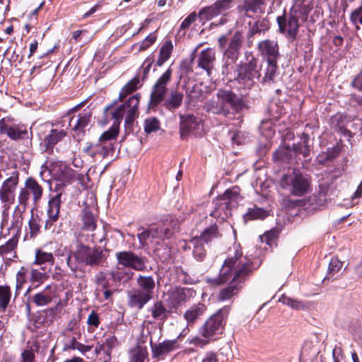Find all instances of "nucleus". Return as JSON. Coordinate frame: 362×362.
Listing matches in <instances>:
<instances>
[{"label":"nucleus","mask_w":362,"mask_h":362,"mask_svg":"<svg viewBox=\"0 0 362 362\" xmlns=\"http://www.w3.org/2000/svg\"><path fill=\"white\" fill-rule=\"evenodd\" d=\"M64 164L65 163L59 160H53L52 159L47 160L42 166V169L43 170L40 172L41 177H42L45 171L47 170L51 177L57 180Z\"/></svg>","instance_id":"nucleus-35"},{"label":"nucleus","mask_w":362,"mask_h":362,"mask_svg":"<svg viewBox=\"0 0 362 362\" xmlns=\"http://www.w3.org/2000/svg\"><path fill=\"white\" fill-rule=\"evenodd\" d=\"M0 133L6 134L11 139L15 141L28 138L27 128L16 123L9 117L0 119Z\"/></svg>","instance_id":"nucleus-13"},{"label":"nucleus","mask_w":362,"mask_h":362,"mask_svg":"<svg viewBox=\"0 0 362 362\" xmlns=\"http://www.w3.org/2000/svg\"><path fill=\"white\" fill-rule=\"evenodd\" d=\"M62 193L59 192L50 198L48 202L47 208V218L45 224L46 230L51 229L53 223L59 219V211L62 204Z\"/></svg>","instance_id":"nucleus-19"},{"label":"nucleus","mask_w":362,"mask_h":362,"mask_svg":"<svg viewBox=\"0 0 362 362\" xmlns=\"http://www.w3.org/2000/svg\"><path fill=\"white\" fill-rule=\"evenodd\" d=\"M235 6L234 0H217L209 6L202 8L199 12L201 21H210L221 16L219 24L226 23L225 17L230 13Z\"/></svg>","instance_id":"nucleus-7"},{"label":"nucleus","mask_w":362,"mask_h":362,"mask_svg":"<svg viewBox=\"0 0 362 362\" xmlns=\"http://www.w3.org/2000/svg\"><path fill=\"white\" fill-rule=\"evenodd\" d=\"M57 285L52 284L45 286L44 289L34 294L31 298V303L37 307L46 306L51 303L57 296Z\"/></svg>","instance_id":"nucleus-20"},{"label":"nucleus","mask_w":362,"mask_h":362,"mask_svg":"<svg viewBox=\"0 0 362 362\" xmlns=\"http://www.w3.org/2000/svg\"><path fill=\"white\" fill-rule=\"evenodd\" d=\"M276 237L275 230H269L266 232L263 235L260 236L262 242H265L267 245H271Z\"/></svg>","instance_id":"nucleus-63"},{"label":"nucleus","mask_w":362,"mask_h":362,"mask_svg":"<svg viewBox=\"0 0 362 362\" xmlns=\"http://www.w3.org/2000/svg\"><path fill=\"white\" fill-rule=\"evenodd\" d=\"M258 49L267 62H277L280 55L278 43L274 40L261 41L258 44Z\"/></svg>","instance_id":"nucleus-22"},{"label":"nucleus","mask_w":362,"mask_h":362,"mask_svg":"<svg viewBox=\"0 0 362 362\" xmlns=\"http://www.w3.org/2000/svg\"><path fill=\"white\" fill-rule=\"evenodd\" d=\"M184 99L182 93L177 90H171L169 95L163 99V106L170 112H174L181 107Z\"/></svg>","instance_id":"nucleus-28"},{"label":"nucleus","mask_w":362,"mask_h":362,"mask_svg":"<svg viewBox=\"0 0 362 362\" xmlns=\"http://www.w3.org/2000/svg\"><path fill=\"white\" fill-rule=\"evenodd\" d=\"M216 96L225 106L231 107L235 112L241 111L244 107L243 101L230 90H218Z\"/></svg>","instance_id":"nucleus-21"},{"label":"nucleus","mask_w":362,"mask_h":362,"mask_svg":"<svg viewBox=\"0 0 362 362\" xmlns=\"http://www.w3.org/2000/svg\"><path fill=\"white\" fill-rule=\"evenodd\" d=\"M35 265H50L54 264V257L52 252H45L41 249H37L35 252V260L33 263Z\"/></svg>","instance_id":"nucleus-39"},{"label":"nucleus","mask_w":362,"mask_h":362,"mask_svg":"<svg viewBox=\"0 0 362 362\" xmlns=\"http://www.w3.org/2000/svg\"><path fill=\"white\" fill-rule=\"evenodd\" d=\"M261 68L257 60L252 58L247 63L238 65L235 71V79L240 86V88L250 90L257 84V81L261 76Z\"/></svg>","instance_id":"nucleus-4"},{"label":"nucleus","mask_w":362,"mask_h":362,"mask_svg":"<svg viewBox=\"0 0 362 362\" xmlns=\"http://www.w3.org/2000/svg\"><path fill=\"white\" fill-rule=\"evenodd\" d=\"M239 198L240 190L238 187L227 189L217 199L215 210L211 213V215L221 219L227 218L231 214L232 209L237 206Z\"/></svg>","instance_id":"nucleus-5"},{"label":"nucleus","mask_w":362,"mask_h":362,"mask_svg":"<svg viewBox=\"0 0 362 362\" xmlns=\"http://www.w3.org/2000/svg\"><path fill=\"white\" fill-rule=\"evenodd\" d=\"M171 76L172 69L168 68L153 86L150 100L151 106H156L163 100L167 91V84L170 81Z\"/></svg>","instance_id":"nucleus-16"},{"label":"nucleus","mask_w":362,"mask_h":362,"mask_svg":"<svg viewBox=\"0 0 362 362\" xmlns=\"http://www.w3.org/2000/svg\"><path fill=\"white\" fill-rule=\"evenodd\" d=\"M203 129L201 119L192 115H180V132L182 139L190 134H198Z\"/></svg>","instance_id":"nucleus-17"},{"label":"nucleus","mask_w":362,"mask_h":362,"mask_svg":"<svg viewBox=\"0 0 362 362\" xmlns=\"http://www.w3.org/2000/svg\"><path fill=\"white\" fill-rule=\"evenodd\" d=\"M18 238L13 237L10 238L5 244L0 245V255L6 261H11L16 257V247L18 245Z\"/></svg>","instance_id":"nucleus-30"},{"label":"nucleus","mask_w":362,"mask_h":362,"mask_svg":"<svg viewBox=\"0 0 362 362\" xmlns=\"http://www.w3.org/2000/svg\"><path fill=\"white\" fill-rule=\"evenodd\" d=\"M19 182V173L14 171L6 178L0 187V201L3 212L7 213L16 199V190Z\"/></svg>","instance_id":"nucleus-10"},{"label":"nucleus","mask_w":362,"mask_h":362,"mask_svg":"<svg viewBox=\"0 0 362 362\" xmlns=\"http://www.w3.org/2000/svg\"><path fill=\"white\" fill-rule=\"evenodd\" d=\"M141 95L136 93L132 96L123 105L112 110L113 104L107 106L104 113L107 119L110 116L115 120L112 127L99 137L96 143H87L83 151L88 156L95 158L99 156L106 158L112 156L115 151V144L119 134L120 122L126 114L124 121L126 129H130L136 117H138V107Z\"/></svg>","instance_id":"nucleus-1"},{"label":"nucleus","mask_w":362,"mask_h":362,"mask_svg":"<svg viewBox=\"0 0 362 362\" xmlns=\"http://www.w3.org/2000/svg\"><path fill=\"white\" fill-rule=\"evenodd\" d=\"M96 284H97V287L95 288L96 296L98 297H100L101 291L108 289V288L110 286V283H109L108 280L104 276H100L98 277Z\"/></svg>","instance_id":"nucleus-61"},{"label":"nucleus","mask_w":362,"mask_h":362,"mask_svg":"<svg viewBox=\"0 0 362 362\" xmlns=\"http://www.w3.org/2000/svg\"><path fill=\"white\" fill-rule=\"evenodd\" d=\"M281 186L288 189L295 196H303L307 193L310 188V181L306 175L299 170H293L282 177Z\"/></svg>","instance_id":"nucleus-6"},{"label":"nucleus","mask_w":362,"mask_h":362,"mask_svg":"<svg viewBox=\"0 0 362 362\" xmlns=\"http://www.w3.org/2000/svg\"><path fill=\"white\" fill-rule=\"evenodd\" d=\"M173 46L171 41H166L160 49L159 57L156 62L158 66H162L170 57Z\"/></svg>","instance_id":"nucleus-47"},{"label":"nucleus","mask_w":362,"mask_h":362,"mask_svg":"<svg viewBox=\"0 0 362 362\" xmlns=\"http://www.w3.org/2000/svg\"><path fill=\"white\" fill-rule=\"evenodd\" d=\"M139 230H141L140 233H138V239L139 240V243L141 247H144L146 246H148L149 245H151L150 243L151 240V235L149 233V230L145 229V228H140Z\"/></svg>","instance_id":"nucleus-60"},{"label":"nucleus","mask_w":362,"mask_h":362,"mask_svg":"<svg viewBox=\"0 0 362 362\" xmlns=\"http://www.w3.org/2000/svg\"><path fill=\"white\" fill-rule=\"evenodd\" d=\"M119 266L130 268L136 271H144L146 268L145 257L139 256L131 251H122L116 253Z\"/></svg>","instance_id":"nucleus-15"},{"label":"nucleus","mask_w":362,"mask_h":362,"mask_svg":"<svg viewBox=\"0 0 362 362\" xmlns=\"http://www.w3.org/2000/svg\"><path fill=\"white\" fill-rule=\"evenodd\" d=\"M119 344L117 339L114 335L107 336L104 340L98 341L95 347V352L98 355L103 354L106 360H111L112 349Z\"/></svg>","instance_id":"nucleus-24"},{"label":"nucleus","mask_w":362,"mask_h":362,"mask_svg":"<svg viewBox=\"0 0 362 362\" xmlns=\"http://www.w3.org/2000/svg\"><path fill=\"white\" fill-rule=\"evenodd\" d=\"M82 105L83 103L76 105L73 108L70 109L67 115L65 116V117H67L69 119V126L72 127V129L76 134L78 139H81L83 136L84 133L87 127L90 124L92 119V112L88 107L84 109L83 112L79 113L76 117H69L72 113L78 111Z\"/></svg>","instance_id":"nucleus-9"},{"label":"nucleus","mask_w":362,"mask_h":362,"mask_svg":"<svg viewBox=\"0 0 362 362\" xmlns=\"http://www.w3.org/2000/svg\"><path fill=\"white\" fill-rule=\"evenodd\" d=\"M216 61V52L212 48L202 50L198 56V66L210 74Z\"/></svg>","instance_id":"nucleus-26"},{"label":"nucleus","mask_w":362,"mask_h":362,"mask_svg":"<svg viewBox=\"0 0 362 362\" xmlns=\"http://www.w3.org/2000/svg\"><path fill=\"white\" fill-rule=\"evenodd\" d=\"M177 229V221L165 222L160 226H151L148 228L151 235L150 243L159 244L164 239L170 238Z\"/></svg>","instance_id":"nucleus-14"},{"label":"nucleus","mask_w":362,"mask_h":362,"mask_svg":"<svg viewBox=\"0 0 362 362\" xmlns=\"http://www.w3.org/2000/svg\"><path fill=\"white\" fill-rule=\"evenodd\" d=\"M35 354L32 349L25 350L21 354V362H34Z\"/></svg>","instance_id":"nucleus-64"},{"label":"nucleus","mask_w":362,"mask_h":362,"mask_svg":"<svg viewBox=\"0 0 362 362\" xmlns=\"http://www.w3.org/2000/svg\"><path fill=\"white\" fill-rule=\"evenodd\" d=\"M66 136L64 129H52L40 142V147L42 151L47 153H52L54 146Z\"/></svg>","instance_id":"nucleus-23"},{"label":"nucleus","mask_w":362,"mask_h":362,"mask_svg":"<svg viewBox=\"0 0 362 362\" xmlns=\"http://www.w3.org/2000/svg\"><path fill=\"white\" fill-rule=\"evenodd\" d=\"M111 275L115 280L128 281L132 278L134 272L130 270V268H125L117 264V267L112 270Z\"/></svg>","instance_id":"nucleus-45"},{"label":"nucleus","mask_w":362,"mask_h":362,"mask_svg":"<svg viewBox=\"0 0 362 362\" xmlns=\"http://www.w3.org/2000/svg\"><path fill=\"white\" fill-rule=\"evenodd\" d=\"M204 108L209 112L218 115H223L225 116H227L230 113L229 108L225 106L218 98L216 100L212 99L206 103Z\"/></svg>","instance_id":"nucleus-38"},{"label":"nucleus","mask_w":362,"mask_h":362,"mask_svg":"<svg viewBox=\"0 0 362 362\" xmlns=\"http://www.w3.org/2000/svg\"><path fill=\"white\" fill-rule=\"evenodd\" d=\"M299 18L291 12L288 16H282L277 18L280 33L286 35L288 37L295 39L298 31Z\"/></svg>","instance_id":"nucleus-18"},{"label":"nucleus","mask_w":362,"mask_h":362,"mask_svg":"<svg viewBox=\"0 0 362 362\" xmlns=\"http://www.w3.org/2000/svg\"><path fill=\"white\" fill-rule=\"evenodd\" d=\"M342 267V262L337 258H332L329 267L328 272L325 279L332 278L335 274L338 273Z\"/></svg>","instance_id":"nucleus-56"},{"label":"nucleus","mask_w":362,"mask_h":362,"mask_svg":"<svg viewBox=\"0 0 362 362\" xmlns=\"http://www.w3.org/2000/svg\"><path fill=\"white\" fill-rule=\"evenodd\" d=\"M282 304L290 307L291 308L296 310H305L308 308L306 303L303 301L291 298L285 295H283L279 300Z\"/></svg>","instance_id":"nucleus-46"},{"label":"nucleus","mask_w":362,"mask_h":362,"mask_svg":"<svg viewBox=\"0 0 362 362\" xmlns=\"http://www.w3.org/2000/svg\"><path fill=\"white\" fill-rule=\"evenodd\" d=\"M187 290L183 288H174L169 293V305L173 308H177L182 303L187 301Z\"/></svg>","instance_id":"nucleus-33"},{"label":"nucleus","mask_w":362,"mask_h":362,"mask_svg":"<svg viewBox=\"0 0 362 362\" xmlns=\"http://www.w3.org/2000/svg\"><path fill=\"white\" fill-rule=\"evenodd\" d=\"M309 135L303 134L300 141L293 144V148L288 146H280L273 154V158L276 160H282L284 162H291L293 155L302 154L306 158L309 156L310 147L308 145Z\"/></svg>","instance_id":"nucleus-8"},{"label":"nucleus","mask_w":362,"mask_h":362,"mask_svg":"<svg viewBox=\"0 0 362 362\" xmlns=\"http://www.w3.org/2000/svg\"><path fill=\"white\" fill-rule=\"evenodd\" d=\"M11 293L8 286H0V308L5 310L11 300Z\"/></svg>","instance_id":"nucleus-51"},{"label":"nucleus","mask_w":362,"mask_h":362,"mask_svg":"<svg viewBox=\"0 0 362 362\" xmlns=\"http://www.w3.org/2000/svg\"><path fill=\"white\" fill-rule=\"evenodd\" d=\"M251 263L242 253L236 251L234 256L228 257L220 270L218 284L228 282L227 287L221 290L218 300L225 301L230 300L238 293L242 284L251 274L252 270Z\"/></svg>","instance_id":"nucleus-2"},{"label":"nucleus","mask_w":362,"mask_h":362,"mask_svg":"<svg viewBox=\"0 0 362 362\" xmlns=\"http://www.w3.org/2000/svg\"><path fill=\"white\" fill-rule=\"evenodd\" d=\"M139 289L153 298L156 282L151 276L139 275L136 280Z\"/></svg>","instance_id":"nucleus-36"},{"label":"nucleus","mask_w":362,"mask_h":362,"mask_svg":"<svg viewBox=\"0 0 362 362\" xmlns=\"http://www.w3.org/2000/svg\"><path fill=\"white\" fill-rule=\"evenodd\" d=\"M40 219L37 215H32L29 221V229L30 237L36 236L40 230Z\"/></svg>","instance_id":"nucleus-57"},{"label":"nucleus","mask_w":362,"mask_h":362,"mask_svg":"<svg viewBox=\"0 0 362 362\" xmlns=\"http://www.w3.org/2000/svg\"><path fill=\"white\" fill-rule=\"evenodd\" d=\"M41 269L42 271H40L36 269H32L30 270V281H31L42 283L45 280H47L49 278L48 274L45 272V267H42Z\"/></svg>","instance_id":"nucleus-54"},{"label":"nucleus","mask_w":362,"mask_h":362,"mask_svg":"<svg viewBox=\"0 0 362 362\" xmlns=\"http://www.w3.org/2000/svg\"><path fill=\"white\" fill-rule=\"evenodd\" d=\"M206 310V305L204 303H199L191 306L184 314V318L186 320L187 325L190 326L202 316Z\"/></svg>","instance_id":"nucleus-32"},{"label":"nucleus","mask_w":362,"mask_h":362,"mask_svg":"<svg viewBox=\"0 0 362 362\" xmlns=\"http://www.w3.org/2000/svg\"><path fill=\"white\" fill-rule=\"evenodd\" d=\"M314 0H294L291 11L303 21L308 19L310 12L313 8Z\"/></svg>","instance_id":"nucleus-25"},{"label":"nucleus","mask_w":362,"mask_h":362,"mask_svg":"<svg viewBox=\"0 0 362 362\" xmlns=\"http://www.w3.org/2000/svg\"><path fill=\"white\" fill-rule=\"evenodd\" d=\"M211 339L209 337H200L198 335L193 336L188 339L187 342L189 344H193L195 346L203 348L207 345Z\"/></svg>","instance_id":"nucleus-59"},{"label":"nucleus","mask_w":362,"mask_h":362,"mask_svg":"<svg viewBox=\"0 0 362 362\" xmlns=\"http://www.w3.org/2000/svg\"><path fill=\"white\" fill-rule=\"evenodd\" d=\"M31 195L28 192V190H26V188L24 187L21 188L19 191L18 196V204L17 207H18L20 209H23L25 211L28 205V202L30 197Z\"/></svg>","instance_id":"nucleus-55"},{"label":"nucleus","mask_w":362,"mask_h":362,"mask_svg":"<svg viewBox=\"0 0 362 362\" xmlns=\"http://www.w3.org/2000/svg\"><path fill=\"white\" fill-rule=\"evenodd\" d=\"M267 66L262 78V83H272L274 82V77L277 71V62H267Z\"/></svg>","instance_id":"nucleus-49"},{"label":"nucleus","mask_w":362,"mask_h":362,"mask_svg":"<svg viewBox=\"0 0 362 362\" xmlns=\"http://www.w3.org/2000/svg\"><path fill=\"white\" fill-rule=\"evenodd\" d=\"M25 187L32 197L34 205H37L43 195V188L33 177H28L25 181Z\"/></svg>","instance_id":"nucleus-29"},{"label":"nucleus","mask_w":362,"mask_h":362,"mask_svg":"<svg viewBox=\"0 0 362 362\" xmlns=\"http://www.w3.org/2000/svg\"><path fill=\"white\" fill-rule=\"evenodd\" d=\"M147 293H144L139 288H134L128 293V303L130 307L136 308L139 310L151 299Z\"/></svg>","instance_id":"nucleus-27"},{"label":"nucleus","mask_w":362,"mask_h":362,"mask_svg":"<svg viewBox=\"0 0 362 362\" xmlns=\"http://www.w3.org/2000/svg\"><path fill=\"white\" fill-rule=\"evenodd\" d=\"M144 128L146 134L155 132L160 129V122L156 117H148L144 120Z\"/></svg>","instance_id":"nucleus-53"},{"label":"nucleus","mask_w":362,"mask_h":362,"mask_svg":"<svg viewBox=\"0 0 362 362\" xmlns=\"http://www.w3.org/2000/svg\"><path fill=\"white\" fill-rule=\"evenodd\" d=\"M190 245H192V255L194 258L198 262H202L206 256V250L204 243L202 242L198 235L193 236L189 240Z\"/></svg>","instance_id":"nucleus-37"},{"label":"nucleus","mask_w":362,"mask_h":362,"mask_svg":"<svg viewBox=\"0 0 362 362\" xmlns=\"http://www.w3.org/2000/svg\"><path fill=\"white\" fill-rule=\"evenodd\" d=\"M104 254L100 247L77 244L75 250L68 255L66 263L72 271H76L84 266H98L103 262Z\"/></svg>","instance_id":"nucleus-3"},{"label":"nucleus","mask_w":362,"mask_h":362,"mask_svg":"<svg viewBox=\"0 0 362 362\" xmlns=\"http://www.w3.org/2000/svg\"><path fill=\"white\" fill-rule=\"evenodd\" d=\"M148 356L146 347L136 346L129 352V362H148Z\"/></svg>","instance_id":"nucleus-42"},{"label":"nucleus","mask_w":362,"mask_h":362,"mask_svg":"<svg viewBox=\"0 0 362 362\" xmlns=\"http://www.w3.org/2000/svg\"><path fill=\"white\" fill-rule=\"evenodd\" d=\"M243 36L236 32L233 35L228 47L224 51L223 61L224 65L222 67V73L224 75H228L230 73V66L236 62L238 59L240 49L242 46Z\"/></svg>","instance_id":"nucleus-11"},{"label":"nucleus","mask_w":362,"mask_h":362,"mask_svg":"<svg viewBox=\"0 0 362 362\" xmlns=\"http://www.w3.org/2000/svg\"><path fill=\"white\" fill-rule=\"evenodd\" d=\"M228 309L219 310L211 316L200 327L199 332L202 337L212 338L214 335L222 333L223 321L228 314Z\"/></svg>","instance_id":"nucleus-12"},{"label":"nucleus","mask_w":362,"mask_h":362,"mask_svg":"<svg viewBox=\"0 0 362 362\" xmlns=\"http://www.w3.org/2000/svg\"><path fill=\"white\" fill-rule=\"evenodd\" d=\"M83 228L86 230L93 231L96 228V221L88 211H84L82 216Z\"/></svg>","instance_id":"nucleus-50"},{"label":"nucleus","mask_w":362,"mask_h":362,"mask_svg":"<svg viewBox=\"0 0 362 362\" xmlns=\"http://www.w3.org/2000/svg\"><path fill=\"white\" fill-rule=\"evenodd\" d=\"M221 235L218 230V227L216 224L212 225L209 227L205 228L201 233L200 235H198V238L202 240V242L208 245L209 243L215 239L220 238Z\"/></svg>","instance_id":"nucleus-41"},{"label":"nucleus","mask_w":362,"mask_h":362,"mask_svg":"<svg viewBox=\"0 0 362 362\" xmlns=\"http://www.w3.org/2000/svg\"><path fill=\"white\" fill-rule=\"evenodd\" d=\"M81 176V175L64 164V165L62 166L59 177H57L56 180L62 182L63 185H66L75 179H80L79 177Z\"/></svg>","instance_id":"nucleus-43"},{"label":"nucleus","mask_w":362,"mask_h":362,"mask_svg":"<svg viewBox=\"0 0 362 362\" xmlns=\"http://www.w3.org/2000/svg\"><path fill=\"white\" fill-rule=\"evenodd\" d=\"M268 216V211L262 208L254 206L249 208L247 212L243 216L245 222L254 220H263Z\"/></svg>","instance_id":"nucleus-44"},{"label":"nucleus","mask_w":362,"mask_h":362,"mask_svg":"<svg viewBox=\"0 0 362 362\" xmlns=\"http://www.w3.org/2000/svg\"><path fill=\"white\" fill-rule=\"evenodd\" d=\"M139 78L135 77L130 80L121 90L119 95V100H122L129 94L136 90L139 87Z\"/></svg>","instance_id":"nucleus-48"},{"label":"nucleus","mask_w":362,"mask_h":362,"mask_svg":"<svg viewBox=\"0 0 362 362\" xmlns=\"http://www.w3.org/2000/svg\"><path fill=\"white\" fill-rule=\"evenodd\" d=\"M56 314L55 308H47L39 312L34 319L36 327H40L44 324L49 325L52 322V318Z\"/></svg>","instance_id":"nucleus-40"},{"label":"nucleus","mask_w":362,"mask_h":362,"mask_svg":"<svg viewBox=\"0 0 362 362\" xmlns=\"http://www.w3.org/2000/svg\"><path fill=\"white\" fill-rule=\"evenodd\" d=\"M349 19L355 29L359 30V24L362 25V4L351 12Z\"/></svg>","instance_id":"nucleus-52"},{"label":"nucleus","mask_w":362,"mask_h":362,"mask_svg":"<svg viewBox=\"0 0 362 362\" xmlns=\"http://www.w3.org/2000/svg\"><path fill=\"white\" fill-rule=\"evenodd\" d=\"M153 320L164 322L169 316L170 311L167 309L161 300L155 302L152 306L148 308Z\"/></svg>","instance_id":"nucleus-31"},{"label":"nucleus","mask_w":362,"mask_h":362,"mask_svg":"<svg viewBox=\"0 0 362 362\" xmlns=\"http://www.w3.org/2000/svg\"><path fill=\"white\" fill-rule=\"evenodd\" d=\"M185 94L189 100V103L194 102L202 95V91L199 86L194 85L191 89L187 88Z\"/></svg>","instance_id":"nucleus-58"},{"label":"nucleus","mask_w":362,"mask_h":362,"mask_svg":"<svg viewBox=\"0 0 362 362\" xmlns=\"http://www.w3.org/2000/svg\"><path fill=\"white\" fill-rule=\"evenodd\" d=\"M156 39V37L154 34H150L142 42L135 46H139V51L146 50L155 42Z\"/></svg>","instance_id":"nucleus-62"},{"label":"nucleus","mask_w":362,"mask_h":362,"mask_svg":"<svg viewBox=\"0 0 362 362\" xmlns=\"http://www.w3.org/2000/svg\"><path fill=\"white\" fill-rule=\"evenodd\" d=\"M176 340H165L162 343H159L157 345L151 344L152 355L154 358L159 357L160 356L168 354L173 351L176 347Z\"/></svg>","instance_id":"nucleus-34"}]
</instances>
